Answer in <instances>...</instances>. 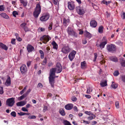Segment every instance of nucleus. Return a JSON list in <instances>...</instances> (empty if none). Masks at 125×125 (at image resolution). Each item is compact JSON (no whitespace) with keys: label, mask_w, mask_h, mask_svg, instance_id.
Here are the masks:
<instances>
[{"label":"nucleus","mask_w":125,"mask_h":125,"mask_svg":"<svg viewBox=\"0 0 125 125\" xmlns=\"http://www.w3.org/2000/svg\"><path fill=\"white\" fill-rule=\"evenodd\" d=\"M92 91V88L89 87L87 88L86 93L87 94H90Z\"/></svg>","instance_id":"473e14b6"},{"label":"nucleus","mask_w":125,"mask_h":125,"mask_svg":"<svg viewBox=\"0 0 125 125\" xmlns=\"http://www.w3.org/2000/svg\"><path fill=\"white\" fill-rule=\"evenodd\" d=\"M22 110L24 112H28V110L25 107H23L22 108Z\"/></svg>","instance_id":"4d7b16f0"},{"label":"nucleus","mask_w":125,"mask_h":125,"mask_svg":"<svg viewBox=\"0 0 125 125\" xmlns=\"http://www.w3.org/2000/svg\"><path fill=\"white\" fill-rule=\"evenodd\" d=\"M76 53L75 51H73L71 52L69 55L68 58L71 61H72L74 59Z\"/></svg>","instance_id":"6e6552de"},{"label":"nucleus","mask_w":125,"mask_h":125,"mask_svg":"<svg viewBox=\"0 0 125 125\" xmlns=\"http://www.w3.org/2000/svg\"><path fill=\"white\" fill-rule=\"evenodd\" d=\"M39 52L41 54V58L43 59L44 57V54L43 52L41 50H40Z\"/></svg>","instance_id":"2f4dec72"},{"label":"nucleus","mask_w":125,"mask_h":125,"mask_svg":"<svg viewBox=\"0 0 125 125\" xmlns=\"http://www.w3.org/2000/svg\"><path fill=\"white\" fill-rule=\"evenodd\" d=\"M0 47L6 50H7L8 49V47L5 45L1 43H0Z\"/></svg>","instance_id":"b1692460"},{"label":"nucleus","mask_w":125,"mask_h":125,"mask_svg":"<svg viewBox=\"0 0 125 125\" xmlns=\"http://www.w3.org/2000/svg\"><path fill=\"white\" fill-rule=\"evenodd\" d=\"M69 21L70 20L69 19H66L65 18H64L63 24L64 25L66 26L67 23L69 22Z\"/></svg>","instance_id":"bb28decb"},{"label":"nucleus","mask_w":125,"mask_h":125,"mask_svg":"<svg viewBox=\"0 0 125 125\" xmlns=\"http://www.w3.org/2000/svg\"><path fill=\"white\" fill-rule=\"evenodd\" d=\"M59 112L61 115L62 116H64L65 115V111L63 109L60 110Z\"/></svg>","instance_id":"cd10ccee"},{"label":"nucleus","mask_w":125,"mask_h":125,"mask_svg":"<svg viewBox=\"0 0 125 125\" xmlns=\"http://www.w3.org/2000/svg\"><path fill=\"white\" fill-rule=\"evenodd\" d=\"M12 14L13 16H16L19 15L18 12L16 11H13L12 12Z\"/></svg>","instance_id":"09e8293b"},{"label":"nucleus","mask_w":125,"mask_h":125,"mask_svg":"<svg viewBox=\"0 0 125 125\" xmlns=\"http://www.w3.org/2000/svg\"><path fill=\"white\" fill-rule=\"evenodd\" d=\"M68 7L69 10H72L74 9L75 6L73 3H71L69 1L68 2Z\"/></svg>","instance_id":"dca6fc26"},{"label":"nucleus","mask_w":125,"mask_h":125,"mask_svg":"<svg viewBox=\"0 0 125 125\" xmlns=\"http://www.w3.org/2000/svg\"><path fill=\"white\" fill-rule=\"evenodd\" d=\"M63 123L64 125H71L70 122L67 120L64 121Z\"/></svg>","instance_id":"c9c22d12"},{"label":"nucleus","mask_w":125,"mask_h":125,"mask_svg":"<svg viewBox=\"0 0 125 125\" xmlns=\"http://www.w3.org/2000/svg\"><path fill=\"white\" fill-rule=\"evenodd\" d=\"M23 112H20V113H18V114L20 116H21L23 115Z\"/></svg>","instance_id":"774afa93"},{"label":"nucleus","mask_w":125,"mask_h":125,"mask_svg":"<svg viewBox=\"0 0 125 125\" xmlns=\"http://www.w3.org/2000/svg\"><path fill=\"white\" fill-rule=\"evenodd\" d=\"M47 62V60L46 58L44 59V60L42 62V65H45Z\"/></svg>","instance_id":"a19ab883"},{"label":"nucleus","mask_w":125,"mask_h":125,"mask_svg":"<svg viewBox=\"0 0 125 125\" xmlns=\"http://www.w3.org/2000/svg\"><path fill=\"white\" fill-rule=\"evenodd\" d=\"M56 72L55 68H52L50 70L49 77H54L55 75V72Z\"/></svg>","instance_id":"ddd939ff"},{"label":"nucleus","mask_w":125,"mask_h":125,"mask_svg":"<svg viewBox=\"0 0 125 125\" xmlns=\"http://www.w3.org/2000/svg\"><path fill=\"white\" fill-rule=\"evenodd\" d=\"M84 35L85 37L89 39H90L92 37V34L86 30L84 31Z\"/></svg>","instance_id":"4468645a"},{"label":"nucleus","mask_w":125,"mask_h":125,"mask_svg":"<svg viewBox=\"0 0 125 125\" xmlns=\"http://www.w3.org/2000/svg\"><path fill=\"white\" fill-rule=\"evenodd\" d=\"M51 39V38L49 36L44 35L41 37L40 40L43 43L46 44Z\"/></svg>","instance_id":"7ed1b4c3"},{"label":"nucleus","mask_w":125,"mask_h":125,"mask_svg":"<svg viewBox=\"0 0 125 125\" xmlns=\"http://www.w3.org/2000/svg\"><path fill=\"white\" fill-rule=\"evenodd\" d=\"M100 84L101 87H103L107 85V81H105L104 82H101Z\"/></svg>","instance_id":"a878e982"},{"label":"nucleus","mask_w":125,"mask_h":125,"mask_svg":"<svg viewBox=\"0 0 125 125\" xmlns=\"http://www.w3.org/2000/svg\"><path fill=\"white\" fill-rule=\"evenodd\" d=\"M110 59L111 61L115 62L118 61V59L116 57H112L110 58Z\"/></svg>","instance_id":"f704fd0d"},{"label":"nucleus","mask_w":125,"mask_h":125,"mask_svg":"<svg viewBox=\"0 0 125 125\" xmlns=\"http://www.w3.org/2000/svg\"><path fill=\"white\" fill-rule=\"evenodd\" d=\"M94 58L93 59V61L95 62L96 61V58L97 57V54L96 53H94Z\"/></svg>","instance_id":"37998d69"},{"label":"nucleus","mask_w":125,"mask_h":125,"mask_svg":"<svg viewBox=\"0 0 125 125\" xmlns=\"http://www.w3.org/2000/svg\"><path fill=\"white\" fill-rule=\"evenodd\" d=\"M49 16H41L40 18V20L42 21H45L47 20L49 18Z\"/></svg>","instance_id":"412c9836"},{"label":"nucleus","mask_w":125,"mask_h":125,"mask_svg":"<svg viewBox=\"0 0 125 125\" xmlns=\"http://www.w3.org/2000/svg\"><path fill=\"white\" fill-rule=\"evenodd\" d=\"M52 25L53 23L52 22L50 23L49 26L48 27V28L49 30H51L52 29Z\"/></svg>","instance_id":"a18cd8bd"},{"label":"nucleus","mask_w":125,"mask_h":125,"mask_svg":"<svg viewBox=\"0 0 125 125\" xmlns=\"http://www.w3.org/2000/svg\"><path fill=\"white\" fill-rule=\"evenodd\" d=\"M31 63V62L28 61L27 62V65L28 67H29Z\"/></svg>","instance_id":"680f3d73"},{"label":"nucleus","mask_w":125,"mask_h":125,"mask_svg":"<svg viewBox=\"0 0 125 125\" xmlns=\"http://www.w3.org/2000/svg\"><path fill=\"white\" fill-rule=\"evenodd\" d=\"M31 91V90L30 89H29L24 94H26V95H27L30 93Z\"/></svg>","instance_id":"13d9d810"},{"label":"nucleus","mask_w":125,"mask_h":125,"mask_svg":"<svg viewBox=\"0 0 125 125\" xmlns=\"http://www.w3.org/2000/svg\"><path fill=\"white\" fill-rule=\"evenodd\" d=\"M85 113L87 115H91L92 114L91 113V112H88V111H86L85 112Z\"/></svg>","instance_id":"bf43d9fd"},{"label":"nucleus","mask_w":125,"mask_h":125,"mask_svg":"<svg viewBox=\"0 0 125 125\" xmlns=\"http://www.w3.org/2000/svg\"><path fill=\"white\" fill-rule=\"evenodd\" d=\"M26 48L27 50L29 52H34L35 51L34 47L30 44H28Z\"/></svg>","instance_id":"9d476101"},{"label":"nucleus","mask_w":125,"mask_h":125,"mask_svg":"<svg viewBox=\"0 0 125 125\" xmlns=\"http://www.w3.org/2000/svg\"><path fill=\"white\" fill-rule=\"evenodd\" d=\"M107 49L109 52L113 53L116 51V47L114 44H107Z\"/></svg>","instance_id":"f257e3e1"},{"label":"nucleus","mask_w":125,"mask_h":125,"mask_svg":"<svg viewBox=\"0 0 125 125\" xmlns=\"http://www.w3.org/2000/svg\"><path fill=\"white\" fill-rule=\"evenodd\" d=\"M11 115L13 117H15L16 116V113L15 112L12 111L10 113Z\"/></svg>","instance_id":"ea45409f"},{"label":"nucleus","mask_w":125,"mask_h":125,"mask_svg":"<svg viewBox=\"0 0 125 125\" xmlns=\"http://www.w3.org/2000/svg\"><path fill=\"white\" fill-rule=\"evenodd\" d=\"M111 1H107L104 0L102 2L104 4H105L106 5H108L111 2Z\"/></svg>","instance_id":"72a5a7b5"},{"label":"nucleus","mask_w":125,"mask_h":125,"mask_svg":"<svg viewBox=\"0 0 125 125\" xmlns=\"http://www.w3.org/2000/svg\"><path fill=\"white\" fill-rule=\"evenodd\" d=\"M16 39H12L11 41V43L15 45L16 43Z\"/></svg>","instance_id":"4c0bfd02"},{"label":"nucleus","mask_w":125,"mask_h":125,"mask_svg":"<svg viewBox=\"0 0 125 125\" xmlns=\"http://www.w3.org/2000/svg\"><path fill=\"white\" fill-rule=\"evenodd\" d=\"M115 105L117 108H119V102L118 101L116 102L115 103Z\"/></svg>","instance_id":"8fccbe9b"},{"label":"nucleus","mask_w":125,"mask_h":125,"mask_svg":"<svg viewBox=\"0 0 125 125\" xmlns=\"http://www.w3.org/2000/svg\"><path fill=\"white\" fill-rule=\"evenodd\" d=\"M14 98L12 97L8 98L6 101V104L8 106L12 107L15 103Z\"/></svg>","instance_id":"f03ea898"},{"label":"nucleus","mask_w":125,"mask_h":125,"mask_svg":"<svg viewBox=\"0 0 125 125\" xmlns=\"http://www.w3.org/2000/svg\"><path fill=\"white\" fill-rule=\"evenodd\" d=\"M119 74L118 71H115L114 73V75L115 76H117Z\"/></svg>","instance_id":"e433bc0d"},{"label":"nucleus","mask_w":125,"mask_h":125,"mask_svg":"<svg viewBox=\"0 0 125 125\" xmlns=\"http://www.w3.org/2000/svg\"><path fill=\"white\" fill-rule=\"evenodd\" d=\"M55 78V77H49V82L51 86L52 87H54V79Z\"/></svg>","instance_id":"9b49d317"},{"label":"nucleus","mask_w":125,"mask_h":125,"mask_svg":"<svg viewBox=\"0 0 125 125\" xmlns=\"http://www.w3.org/2000/svg\"><path fill=\"white\" fill-rule=\"evenodd\" d=\"M121 78L122 81L125 83V75H123L121 76Z\"/></svg>","instance_id":"6e6d98bb"},{"label":"nucleus","mask_w":125,"mask_h":125,"mask_svg":"<svg viewBox=\"0 0 125 125\" xmlns=\"http://www.w3.org/2000/svg\"><path fill=\"white\" fill-rule=\"evenodd\" d=\"M20 70L21 73L22 74L26 73L27 71L26 66L25 64H23L22 65L20 68Z\"/></svg>","instance_id":"1a4fd4ad"},{"label":"nucleus","mask_w":125,"mask_h":125,"mask_svg":"<svg viewBox=\"0 0 125 125\" xmlns=\"http://www.w3.org/2000/svg\"><path fill=\"white\" fill-rule=\"evenodd\" d=\"M58 0H53V2L55 5H56L57 4Z\"/></svg>","instance_id":"e2e57ef3"},{"label":"nucleus","mask_w":125,"mask_h":125,"mask_svg":"<svg viewBox=\"0 0 125 125\" xmlns=\"http://www.w3.org/2000/svg\"><path fill=\"white\" fill-rule=\"evenodd\" d=\"M21 3L22 4L24 7H26L27 5L28 2L26 0H20Z\"/></svg>","instance_id":"393cba45"},{"label":"nucleus","mask_w":125,"mask_h":125,"mask_svg":"<svg viewBox=\"0 0 125 125\" xmlns=\"http://www.w3.org/2000/svg\"><path fill=\"white\" fill-rule=\"evenodd\" d=\"M52 44L53 46V48L54 49L56 50H57L58 47V45L55 41H53L52 43Z\"/></svg>","instance_id":"5701e85b"},{"label":"nucleus","mask_w":125,"mask_h":125,"mask_svg":"<svg viewBox=\"0 0 125 125\" xmlns=\"http://www.w3.org/2000/svg\"><path fill=\"white\" fill-rule=\"evenodd\" d=\"M85 97H86V98L88 99H90L91 98V96L89 95H85Z\"/></svg>","instance_id":"338daca9"},{"label":"nucleus","mask_w":125,"mask_h":125,"mask_svg":"<svg viewBox=\"0 0 125 125\" xmlns=\"http://www.w3.org/2000/svg\"><path fill=\"white\" fill-rule=\"evenodd\" d=\"M43 87V85L41 83H38L37 85V87L38 88H42Z\"/></svg>","instance_id":"603ef678"},{"label":"nucleus","mask_w":125,"mask_h":125,"mask_svg":"<svg viewBox=\"0 0 125 125\" xmlns=\"http://www.w3.org/2000/svg\"><path fill=\"white\" fill-rule=\"evenodd\" d=\"M23 29L25 32L30 31L29 29L26 26Z\"/></svg>","instance_id":"de8ad7c7"},{"label":"nucleus","mask_w":125,"mask_h":125,"mask_svg":"<svg viewBox=\"0 0 125 125\" xmlns=\"http://www.w3.org/2000/svg\"><path fill=\"white\" fill-rule=\"evenodd\" d=\"M73 106V105L72 104H68L65 106V108L67 110H70L72 109Z\"/></svg>","instance_id":"6ab92c4d"},{"label":"nucleus","mask_w":125,"mask_h":125,"mask_svg":"<svg viewBox=\"0 0 125 125\" xmlns=\"http://www.w3.org/2000/svg\"><path fill=\"white\" fill-rule=\"evenodd\" d=\"M41 11V8L40 4H37L36 7L33 13L34 16H38Z\"/></svg>","instance_id":"39448f33"},{"label":"nucleus","mask_w":125,"mask_h":125,"mask_svg":"<svg viewBox=\"0 0 125 125\" xmlns=\"http://www.w3.org/2000/svg\"><path fill=\"white\" fill-rule=\"evenodd\" d=\"M26 25L25 23H21L20 25V26L21 27L23 28Z\"/></svg>","instance_id":"c03bdc74"},{"label":"nucleus","mask_w":125,"mask_h":125,"mask_svg":"<svg viewBox=\"0 0 125 125\" xmlns=\"http://www.w3.org/2000/svg\"><path fill=\"white\" fill-rule=\"evenodd\" d=\"M83 123H85V124H89L90 123V122L89 121H86L84 120H83Z\"/></svg>","instance_id":"052dcab7"},{"label":"nucleus","mask_w":125,"mask_h":125,"mask_svg":"<svg viewBox=\"0 0 125 125\" xmlns=\"http://www.w3.org/2000/svg\"><path fill=\"white\" fill-rule=\"evenodd\" d=\"M107 41L101 42L99 44V47L101 48H104L105 45L107 43Z\"/></svg>","instance_id":"4be33fe9"},{"label":"nucleus","mask_w":125,"mask_h":125,"mask_svg":"<svg viewBox=\"0 0 125 125\" xmlns=\"http://www.w3.org/2000/svg\"><path fill=\"white\" fill-rule=\"evenodd\" d=\"M8 78L6 81L5 83V84L7 86H9L11 84L10 78V77L8 76Z\"/></svg>","instance_id":"f3484780"},{"label":"nucleus","mask_w":125,"mask_h":125,"mask_svg":"<svg viewBox=\"0 0 125 125\" xmlns=\"http://www.w3.org/2000/svg\"><path fill=\"white\" fill-rule=\"evenodd\" d=\"M26 104L25 101H23L18 102L16 103V105L18 106H24Z\"/></svg>","instance_id":"a211bd4d"},{"label":"nucleus","mask_w":125,"mask_h":125,"mask_svg":"<svg viewBox=\"0 0 125 125\" xmlns=\"http://www.w3.org/2000/svg\"><path fill=\"white\" fill-rule=\"evenodd\" d=\"M70 51V49L68 46H64L62 49V51L63 53L66 54L68 53Z\"/></svg>","instance_id":"f8f14e48"},{"label":"nucleus","mask_w":125,"mask_h":125,"mask_svg":"<svg viewBox=\"0 0 125 125\" xmlns=\"http://www.w3.org/2000/svg\"><path fill=\"white\" fill-rule=\"evenodd\" d=\"M67 31L68 35L73 36L75 38L77 37L78 36L77 34L71 28L68 27Z\"/></svg>","instance_id":"20e7f679"},{"label":"nucleus","mask_w":125,"mask_h":125,"mask_svg":"<svg viewBox=\"0 0 125 125\" xmlns=\"http://www.w3.org/2000/svg\"><path fill=\"white\" fill-rule=\"evenodd\" d=\"M36 118V116L34 115H30L28 117V118L30 119H35Z\"/></svg>","instance_id":"58836bf2"},{"label":"nucleus","mask_w":125,"mask_h":125,"mask_svg":"<svg viewBox=\"0 0 125 125\" xmlns=\"http://www.w3.org/2000/svg\"><path fill=\"white\" fill-rule=\"evenodd\" d=\"M111 86L114 89H116L118 87V85L117 84L115 83L114 82H112V83Z\"/></svg>","instance_id":"c85d7f7f"},{"label":"nucleus","mask_w":125,"mask_h":125,"mask_svg":"<svg viewBox=\"0 0 125 125\" xmlns=\"http://www.w3.org/2000/svg\"><path fill=\"white\" fill-rule=\"evenodd\" d=\"M121 65L122 66L125 67V60H123L121 62Z\"/></svg>","instance_id":"3c124183"},{"label":"nucleus","mask_w":125,"mask_h":125,"mask_svg":"<svg viewBox=\"0 0 125 125\" xmlns=\"http://www.w3.org/2000/svg\"><path fill=\"white\" fill-rule=\"evenodd\" d=\"M103 27L102 26H100L98 28V32L99 33H102L103 32Z\"/></svg>","instance_id":"7c9ffc66"},{"label":"nucleus","mask_w":125,"mask_h":125,"mask_svg":"<svg viewBox=\"0 0 125 125\" xmlns=\"http://www.w3.org/2000/svg\"><path fill=\"white\" fill-rule=\"evenodd\" d=\"M97 25L96 21L95 20H91L90 22V25L93 28L95 27Z\"/></svg>","instance_id":"2eb2a0df"},{"label":"nucleus","mask_w":125,"mask_h":125,"mask_svg":"<svg viewBox=\"0 0 125 125\" xmlns=\"http://www.w3.org/2000/svg\"><path fill=\"white\" fill-rule=\"evenodd\" d=\"M50 14L48 12H46L43 13V16H49Z\"/></svg>","instance_id":"69168bd1"},{"label":"nucleus","mask_w":125,"mask_h":125,"mask_svg":"<svg viewBox=\"0 0 125 125\" xmlns=\"http://www.w3.org/2000/svg\"><path fill=\"white\" fill-rule=\"evenodd\" d=\"M71 100L73 101H75L77 100V98L76 97L74 96H73L71 98Z\"/></svg>","instance_id":"864d4df0"},{"label":"nucleus","mask_w":125,"mask_h":125,"mask_svg":"<svg viewBox=\"0 0 125 125\" xmlns=\"http://www.w3.org/2000/svg\"><path fill=\"white\" fill-rule=\"evenodd\" d=\"M4 93L3 88L2 87H0V94H2Z\"/></svg>","instance_id":"49530a36"},{"label":"nucleus","mask_w":125,"mask_h":125,"mask_svg":"<svg viewBox=\"0 0 125 125\" xmlns=\"http://www.w3.org/2000/svg\"><path fill=\"white\" fill-rule=\"evenodd\" d=\"M76 10L77 13L80 15H83L85 13V11L84 9L80 6L76 7Z\"/></svg>","instance_id":"423d86ee"},{"label":"nucleus","mask_w":125,"mask_h":125,"mask_svg":"<svg viewBox=\"0 0 125 125\" xmlns=\"http://www.w3.org/2000/svg\"><path fill=\"white\" fill-rule=\"evenodd\" d=\"M27 96L26 94H24L23 95L18 98L19 100L20 101L23 99Z\"/></svg>","instance_id":"c756f323"},{"label":"nucleus","mask_w":125,"mask_h":125,"mask_svg":"<svg viewBox=\"0 0 125 125\" xmlns=\"http://www.w3.org/2000/svg\"><path fill=\"white\" fill-rule=\"evenodd\" d=\"M87 42V41L85 39L84 40H83L82 41V43L83 44H85Z\"/></svg>","instance_id":"0e129e2a"},{"label":"nucleus","mask_w":125,"mask_h":125,"mask_svg":"<svg viewBox=\"0 0 125 125\" xmlns=\"http://www.w3.org/2000/svg\"><path fill=\"white\" fill-rule=\"evenodd\" d=\"M4 8L3 7V5L0 6V11H2L4 10Z\"/></svg>","instance_id":"5fc2aeb1"},{"label":"nucleus","mask_w":125,"mask_h":125,"mask_svg":"<svg viewBox=\"0 0 125 125\" xmlns=\"http://www.w3.org/2000/svg\"><path fill=\"white\" fill-rule=\"evenodd\" d=\"M55 68L56 71V73H60L62 71V66L61 64L59 62L57 63Z\"/></svg>","instance_id":"0eeeda50"},{"label":"nucleus","mask_w":125,"mask_h":125,"mask_svg":"<svg viewBox=\"0 0 125 125\" xmlns=\"http://www.w3.org/2000/svg\"><path fill=\"white\" fill-rule=\"evenodd\" d=\"M87 65L85 61L81 62V67L83 69H85L87 67Z\"/></svg>","instance_id":"aec40b11"},{"label":"nucleus","mask_w":125,"mask_h":125,"mask_svg":"<svg viewBox=\"0 0 125 125\" xmlns=\"http://www.w3.org/2000/svg\"><path fill=\"white\" fill-rule=\"evenodd\" d=\"M48 110V107L47 106L44 105L43 109V112H45L46 111Z\"/></svg>","instance_id":"79ce46f5"}]
</instances>
